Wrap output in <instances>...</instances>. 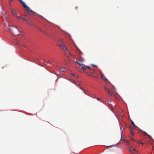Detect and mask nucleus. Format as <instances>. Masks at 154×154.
Wrapping results in <instances>:
<instances>
[{
  "instance_id": "obj_29",
  "label": "nucleus",
  "mask_w": 154,
  "mask_h": 154,
  "mask_svg": "<svg viewBox=\"0 0 154 154\" xmlns=\"http://www.w3.org/2000/svg\"><path fill=\"white\" fill-rule=\"evenodd\" d=\"M91 66H95L94 65H93V64H92Z\"/></svg>"
},
{
  "instance_id": "obj_7",
  "label": "nucleus",
  "mask_w": 154,
  "mask_h": 154,
  "mask_svg": "<svg viewBox=\"0 0 154 154\" xmlns=\"http://www.w3.org/2000/svg\"><path fill=\"white\" fill-rule=\"evenodd\" d=\"M102 79H103V80H105L106 81H108V79H106V77L104 76H102Z\"/></svg>"
},
{
  "instance_id": "obj_3",
  "label": "nucleus",
  "mask_w": 154,
  "mask_h": 154,
  "mask_svg": "<svg viewBox=\"0 0 154 154\" xmlns=\"http://www.w3.org/2000/svg\"><path fill=\"white\" fill-rule=\"evenodd\" d=\"M22 3V5L23 6L24 8H25L27 10L30 11L31 12H33V11L32 10H31L28 6H27L25 3L23 2L22 3Z\"/></svg>"
},
{
  "instance_id": "obj_2",
  "label": "nucleus",
  "mask_w": 154,
  "mask_h": 154,
  "mask_svg": "<svg viewBox=\"0 0 154 154\" xmlns=\"http://www.w3.org/2000/svg\"><path fill=\"white\" fill-rule=\"evenodd\" d=\"M79 60L80 62H77L76 63L82 65L81 66H80L79 69H81L83 70L84 71L85 69V66L82 63V62L83 61V59L82 57H80Z\"/></svg>"
},
{
  "instance_id": "obj_33",
  "label": "nucleus",
  "mask_w": 154,
  "mask_h": 154,
  "mask_svg": "<svg viewBox=\"0 0 154 154\" xmlns=\"http://www.w3.org/2000/svg\"><path fill=\"white\" fill-rule=\"evenodd\" d=\"M72 75H73V76H74V74H72Z\"/></svg>"
},
{
  "instance_id": "obj_10",
  "label": "nucleus",
  "mask_w": 154,
  "mask_h": 154,
  "mask_svg": "<svg viewBox=\"0 0 154 154\" xmlns=\"http://www.w3.org/2000/svg\"><path fill=\"white\" fill-rule=\"evenodd\" d=\"M80 88L81 90H83V91H84V93L85 94V93H86V91H85V90H84V89H83V88H82V87H80Z\"/></svg>"
},
{
  "instance_id": "obj_17",
  "label": "nucleus",
  "mask_w": 154,
  "mask_h": 154,
  "mask_svg": "<svg viewBox=\"0 0 154 154\" xmlns=\"http://www.w3.org/2000/svg\"><path fill=\"white\" fill-rule=\"evenodd\" d=\"M139 143H141L142 144H143V143H142L141 141H139Z\"/></svg>"
},
{
  "instance_id": "obj_18",
  "label": "nucleus",
  "mask_w": 154,
  "mask_h": 154,
  "mask_svg": "<svg viewBox=\"0 0 154 154\" xmlns=\"http://www.w3.org/2000/svg\"><path fill=\"white\" fill-rule=\"evenodd\" d=\"M77 49H78V50L80 52V54H82V52H81V51L78 49V48H77Z\"/></svg>"
},
{
  "instance_id": "obj_31",
  "label": "nucleus",
  "mask_w": 154,
  "mask_h": 154,
  "mask_svg": "<svg viewBox=\"0 0 154 154\" xmlns=\"http://www.w3.org/2000/svg\"><path fill=\"white\" fill-rule=\"evenodd\" d=\"M93 77H96V76H94L93 75Z\"/></svg>"
},
{
  "instance_id": "obj_21",
  "label": "nucleus",
  "mask_w": 154,
  "mask_h": 154,
  "mask_svg": "<svg viewBox=\"0 0 154 154\" xmlns=\"http://www.w3.org/2000/svg\"><path fill=\"white\" fill-rule=\"evenodd\" d=\"M107 146L106 147L107 148H108L109 147H110L111 146Z\"/></svg>"
},
{
  "instance_id": "obj_23",
  "label": "nucleus",
  "mask_w": 154,
  "mask_h": 154,
  "mask_svg": "<svg viewBox=\"0 0 154 154\" xmlns=\"http://www.w3.org/2000/svg\"><path fill=\"white\" fill-rule=\"evenodd\" d=\"M121 129H122V130H123V129H124V127L123 126L122 127V128H121Z\"/></svg>"
},
{
  "instance_id": "obj_5",
  "label": "nucleus",
  "mask_w": 154,
  "mask_h": 154,
  "mask_svg": "<svg viewBox=\"0 0 154 154\" xmlns=\"http://www.w3.org/2000/svg\"><path fill=\"white\" fill-rule=\"evenodd\" d=\"M59 46L62 50L65 51H67V49L64 45H59Z\"/></svg>"
},
{
  "instance_id": "obj_22",
  "label": "nucleus",
  "mask_w": 154,
  "mask_h": 154,
  "mask_svg": "<svg viewBox=\"0 0 154 154\" xmlns=\"http://www.w3.org/2000/svg\"><path fill=\"white\" fill-rule=\"evenodd\" d=\"M87 67L88 68V69H91V67H89V66H88Z\"/></svg>"
},
{
  "instance_id": "obj_27",
  "label": "nucleus",
  "mask_w": 154,
  "mask_h": 154,
  "mask_svg": "<svg viewBox=\"0 0 154 154\" xmlns=\"http://www.w3.org/2000/svg\"><path fill=\"white\" fill-rule=\"evenodd\" d=\"M4 25L6 26H7L6 25V23L5 22H4Z\"/></svg>"
},
{
  "instance_id": "obj_16",
  "label": "nucleus",
  "mask_w": 154,
  "mask_h": 154,
  "mask_svg": "<svg viewBox=\"0 0 154 154\" xmlns=\"http://www.w3.org/2000/svg\"><path fill=\"white\" fill-rule=\"evenodd\" d=\"M16 17H17V18H20V19L23 18V17H18L17 15H16Z\"/></svg>"
},
{
  "instance_id": "obj_30",
  "label": "nucleus",
  "mask_w": 154,
  "mask_h": 154,
  "mask_svg": "<svg viewBox=\"0 0 154 154\" xmlns=\"http://www.w3.org/2000/svg\"><path fill=\"white\" fill-rule=\"evenodd\" d=\"M47 62H48V63H50V61H47Z\"/></svg>"
},
{
  "instance_id": "obj_25",
  "label": "nucleus",
  "mask_w": 154,
  "mask_h": 154,
  "mask_svg": "<svg viewBox=\"0 0 154 154\" xmlns=\"http://www.w3.org/2000/svg\"><path fill=\"white\" fill-rule=\"evenodd\" d=\"M19 1L20 2V3L23 2V1L22 0H19Z\"/></svg>"
},
{
  "instance_id": "obj_6",
  "label": "nucleus",
  "mask_w": 154,
  "mask_h": 154,
  "mask_svg": "<svg viewBox=\"0 0 154 154\" xmlns=\"http://www.w3.org/2000/svg\"><path fill=\"white\" fill-rule=\"evenodd\" d=\"M140 130L142 133L144 134V135H146L148 136L150 138H152V137H151V136L149 135V134H148L145 131H144L141 130Z\"/></svg>"
},
{
  "instance_id": "obj_12",
  "label": "nucleus",
  "mask_w": 154,
  "mask_h": 154,
  "mask_svg": "<svg viewBox=\"0 0 154 154\" xmlns=\"http://www.w3.org/2000/svg\"><path fill=\"white\" fill-rule=\"evenodd\" d=\"M12 12L14 14V15L15 14L16 15H17V13L15 11L12 10Z\"/></svg>"
},
{
  "instance_id": "obj_11",
  "label": "nucleus",
  "mask_w": 154,
  "mask_h": 154,
  "mask_svg": "<svg viewBox=\"0 0 154 154\" xmlns=\"http://www.w3.org/2000/svg\"><path fill=\"white\" fill-rule=\"evenodd\" d=\"M108 93H109V94L110 95H112V93H111L110 91V90H108Z\"/></svg>"
},
{
  "instance_id": "obj_24",
  "label": "nucleus",
  "mask_w": 154,
  "mask_h": 154,
  "mask_svg": "<svg viewBox=\"0 0 154 154\" xmlns=\"http://www.w3.org/2000/svg\"><path fill=\"white\" fill-rule=\"evenodd\" d=\"M121 140H124L123 139V138H122V134L121 135Z\"/></svg>"
},
{
  "instance_id": "obj_13",
  "label": "nucleus",
  "mask_w": 154,
  "mask_h": 154,
  "mask_svg": "<svg viewBox=\"0 0 154 154\" xmlns=\"http://www.w3.org/2000/svg\"><path fill=\"white\" fill-rule=\"evenodd\" d=\"M38 29L40 30L42 32H43V33H45V32H44L43 31V30L41 28H38Z\"/></svg>"
},
{
  "instance_id": "obj_1",
  "label": "nucleus",
  "mask_w": 154,
  "mask_h": 154,
  "mask_svg": "<svg viewBox=\"0 0 154 154\" xmlns=\"http://www.w3.org/2000/svg\"><path fill=\"white\" fill-rule=\"evenodd\" d=\"M15 28L14 29L8 28L7 29H5V30L6 31L9 30L13 35H17L18 34V32H19V31L16 26H15Z\"/></svg>"
},
{
  "instance_id": "obj_15",
  "label": "nucleus",
  "mask_w": 154,
  "mask_h": 154,
  "mask_svg": "<svg viewBox=\"0 0 154 154\" xmlns=\"http://www.w3.org/2000/svg\"><path fill=\"white\" fill-rule=\"evenodd\" d=\"M131 135H134V133L133 131H131Z\"/></svg>"
},
{
  "instance_id": "obj_8",
  "label": "nucleus",
  "mask_w": 154,
  "mask_h": 154,
  "mask_svg": "<svg viewBox=\"0 0 154 154\" xmlns=\"http://www.w3.org/2000/svg\"><path fill=\"white\" fill-rule=\"evenodd\" d=\"M131 121V124L133 125V127H137V126L135 125L134 123L132 121Z\"/></svg>"
},
{
  "instance_id": "obj_9",
  "label": "nucleus",
  "mask_w": 154,
  "mask_h": 154,
  "mask_svg": "<svg viewBox=\"0 0 154 154\" xmlns=\"http://www.w3.org/2000/svg\"><path fill=\"white\" fill-rule=\"evenodd\" d=\"M60 70H61V71H65V70L66 69V68H65L63 67L61 68H60Z\"/></svg>"
},
{
  "instance_id": "obj_28",
  "label": "nucleus",
  "mask_w": 154,
  "mask_h": 154,
  "mask_svg": "<svg viewBox=\"0 0 154 154\" xmlns=\"http://www.w3.org/2000/svg\"><path fill=\"white\" fill-rule=\"evenodd\" d=\"M13 0H9V2L10 3Z\"/></svg>"
},
{
  "instance_id": "obj_32",
  "label": "nucleus",
  "mask_w": 154,
  "mask_h": 154,
  "mask_svg": "<svg viewBox=\"0 0 154 154\" xmlns=\"http://www.w3.org/2000/svg\"><path fill=\"white\" fill-rule=\"evenodd\" d=\"M5 20H7L5 17Z\"/></svg>"
},
{
  "instance_id": "obj_4",
  "label": "nucleus",
  "mask_w": 154,
  "mask_h": 154,
  "mask_svg": "<svg viewBox=\"0 0 154 154\" xmlns=\"http://www.w3.org/2000/svg\"><path fill=\"white\" fill-rule=\"evenodd\" d=\"M23 19L25 21L26 23L28 24L29 25L31 24L34 26H35V25L32 23H31V21H30L29 19H26L25 18V17H23Z\"/></svg>"
},
{
  "instance_id": "obj_14",
  "label": "nucleus",
  "mask_w": 154,
  "mask_h": 154,
  "mask_svg": "<svg viewBox=\"0 0 154 154\" xmlns=\"http://www.w3.org/2000/svg\"><path fill=\"white\" fill-rule=\"evenodd\" d=\"M129 129L130 130V131H133L132 130L133 128L131 127V126H129Z\"/></svg>"
},
{
  "instance_id": "obj_26",
  "label": "nucleus",
  "mask_w": 154,
  "mask_h": 154,
  "mask_svg": "<svg viewBox=\"0 0 154 154\" xmlns=\"http://www.w3.org/2000/svg\"><path fill=\"white\" fill-rule=\"evenodd\" d=\"M133 150L135 151V152H137V151H136V150H135V148H134L133 149Z\"/></svg>"
},
{
  "instance_id": "obj_19",
  "label": "nucleus",
  "mask_w": 154,
  "mask_h": 154,
  "mask_svg": "<svg viewBox=\"0 0 154 154\" xmlns=\"http://www.w3.org/2000/svg\"><path fill=\"white\" fill-rule=\"evenodd\" d=\"M104 89L106 90V91H108V89H107V88L106 87H104Z\"/></svg>"
},
{
  "instance_id": "obj_20",
  "label": "nucleus",
  "mask_w": 154,
  "mask_h": 154,
  "mask_svg": "<svg viewBox=\"0 0 154 154\" xmlns=\"http://www.w3.org/2000/svg\"><path fill=\"white\" fill-rule=\"evenodd\" d=\"M131 140H133L135 141V140H134V138L133 137H131Z\"/></svg>"
}]
</instances>
